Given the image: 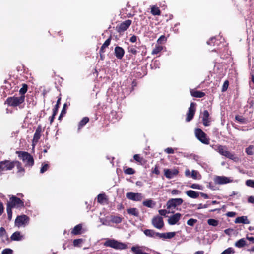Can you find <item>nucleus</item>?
<instances>
[{
	"label": "nucleus",
	"instance_id": "f257e3e1",
	"mask_svg": "<svg viewBox=\"0 0 254 254\" xmlns=\"http://www.w3.org/2000/svg\"><path fill=\"white\" fill-rule=\"evenodd\" d=\"M104 245L117 250H124L127 248V244L113 239H107Z\"/></svg>",
	"mask_w": 254,
	"mask_h": 254
},
{
	"label": "nucleus",
	"instance_id": "f03ea898",
	"mask_svg": "<svg viewBox=\"0 0 254 254\" xmlns=\"http://www.w3.org/2000/svg\"><path fill=\"white\" fill-rule=\"evenodd\" d=\"M215 150L219 152L221 155L235 162L238 161L239 160V158L235 156L233 154L227 150V147L225 146L220 145H217L216 146Z\"/></svg>",
	"mask_w": 254,
	"mask_h": 254
},
{
	"label": "nucleus",
	"instance_id": "7ed1b4c3",
	"mask_svg": "<svg viewBox=\"0 0 254 254\" xmlns=\"http://www.w3.org/2000/svg\"><path fill=\"white\" fill-rule=\"evenodd\" d=\"M19 157L25 164V166L31 167L34 164L33 158L29 153L26 152H20Z\"/></svg>",
	"mask_w": 254,
	"mask_h": 254
},
{
	"label": "nucleus",
	"instance_id": "20e7f679",
	"mask_svg": "<svg viewBox=\"0 0 254 254\" xmlns=\"http://www.w3.org/2000/svg\"><path fill=\"white\" fill-rule=\"evenodd\" d=\"M24 95L19 97H11L7 99L6 103L9 106L15 107L22 103L24 101Z\"/></svg>",
	"mask_w": 254,
	"mask_h": 254
},
{
	"label": "nucleus",
	"instance_id": "39448f33",
	"mask_svg": "<svg viewBox=\"0 0 254 254\" xmlns=\"http://www.w3.org/2000/svg\"><path fill=\"white\" fill-rule=\"evenodd\" d=\"M7 206L11 208H20L24 206V202L20 198L15 196H11Z\"/></svg>",
	"mask_w": 254,
	"mask_h": 254
},
{
	"label": "nucleus",
	"instance_id": "423d86ee",
	"mask_svg": "<svg viewBox=\"0 0 254 254\" xmlns=\"http://www.w3.org/2000/svg\"><path fill=\"white\" fill-rule=\"evenodd\" d=\"M29 218L26 215L18 216L15 221V225L18 227H25L29 223Z\"/></svg>",
	"mask_w": 254,
	"mask_h": 254
},
{
	"label": "nucleus",
	"instance_id": "0eeeda50",
	"mask_svg": "<svg viewBox=\"0 0 254 254\" xmlns=\"http://www.w3.org/2000/svg\"><path fill=\"white\" fill-rule=\"evenodd\" d=\"M195 134L196 138L202 143L208 144L209 140L206 137V134L200 129H196L195 130Z\"/></svg>",
	"mask_w": 254,
	"mask_h": 254
},
{
	"label": "nucleus",
	"instance_id": "6e6552de",
	"mask_svg": "<svg viewBox=\"0 0 254 254\" xmlns=\"http://www.w3.org/2000/svg\"><path fill=\"white\" fill-rule=\"evenodd\" d=\"M183 202L182 198H172L169 200L166 204L167 208L171 209L175 208L176 206L180 205Z\"/></svg>",
	"mask_w": 254,
	"mask_h": 254
},
{
	"label": "nucleus",
	"instance_id": "1a4fd4ad",
	"mask_svg": "<svg viewBox=\"0 0 254 254\" xmlns=\"http://www.w3.org/2000/svg\"><path fill=\"white\" fill-rule=\"evenodd\" d=\"M126 197L135 201H141L143 198V195L141 193L128 192L126 193Z\"/></svg>",
	"mask_w": 254,
	"mask_h": 254
},
{
	"label": "nucleus",
	"instance_id": "9d476101",
	"mask_svg": "<svg viewBox=\"0 0 254 254\" xmlns=\"http://www.w3.org/2000/svg\"><path fill=\"white\" fill-rule=\"evenodd\" d=\"M14 167V163L9 161H2L0 163V172L10 170Z\"/></svg>",
	"mask_w": 254,
	"mask_h": 254
},
{
	"label": "nucleus",
	"instance_id": "9b49d317",
	"mask_svg": "<svg viewBox=\"0 0 254 254\" xmlns=\"http://www.w3.org/2000/svg\"><path fill=\"white\" fill-rule=\"evenodd\" d=\"M153 225L157 229H161L164 226L163 218L159 216L154 217L152 220Z\"/></svg>",
	"mask_w": 254,
	"mask_h": 254
},
{
	"label": "nucleus",
	"instance_id": "f8f14e48",
	"mask_svg": "<svg viewBox=\"0 0 254 254\" xmlns=\"http://www.w3.org/2000/svg\"><path fill=\"white\" fill-rule=\"evenodd\" d=\"M195 103H191L190 107L189 108L188 112L187 114V117L186 119L187 122L191 121L193 118L195 112Z\"/></svg>",
	"mask_w": 254,
	"mask_h": 254
},
{
	"label": "nucleus",
	"instance_id": "ddd939ff",
	"mask_svg": "<svg viewBox=\"0 0 254 254\" xmlns=\"http://www.w3.org/2000/svg\"><path fill=\"white\" fill-rule=\"evenodd\" d=\"M214 181L217 184H225L232 182L230 178L225 176H216L214 178Z\"/></svg>",
	"mask_w": 254,
	"mask_h": 254
},
{
	"label": "nucleus",
	"instance_id": "4468645a",
	"mask_svg": "<svg viewBox=\"0 0 254 254\" xmlns=\"http://www.w3.org/2000/svg\"><path fill=\"white\" fill-rule=\"evenodd\" d=\"M181 214L180 213H177L169 217L168 222L171 225L176 224L181 219Z\"/></svg>",
	"mask_w": 254,
	"mask_h": 254
},
{
	"label": "nucleus",
	"instance_id": "2eb2a0df",
	"mask_svg": "<svg viewBox=\"0 0 254 254\" xmlns=\"http://www.w3.org/2000/svg\"><path fill=\"white\" fill-rule=\"evenodd\" d=\"M131 20H127L120 24V25L117 27L118 31L119 32H122L126 31L131 25Z\"/></svg>",
	"mask_w": 254,
	"mask_h": 254
},
{
	"label": "nucleus",
	"instance_id": "dca6fc26",
	"mask_svg": "<svg viewBox=\"0 0 254 254\" xmlns=\"http://www.w3.org/2000/svg\"><path fill=\"white\" fill-rule=\"evenodd\" d=\"M164 172L165 177L168 179L173 178L178 173V171L177 169H165Z\"/></svg>",
	"mask_w": 254,
	"mask_h": 254
},
{
	"label": "nucleus",
	"instance_id": "f3484780",
	"mask_svg": "<svg viewBox=\"0 0 254 254\" xmlns=\"http://www.w3.org/2000/svg\"><path fill=\"white\" fill-rule=\"evenodd\" d=\"M114 53L117 59H121L124 55L125 51L122 47L116 46L115 48Z\"/></svg>",
	"mask_w": 254,
	"mask_h": 254
},
{
	"label": "nucleus",
	"instance_id": "a211bd4d",
	"mask_svg": "<svg viewBox=\"0 0 254 254\" xmlns=\"http://www.w3.org/2000/svg\"><path fill=\"white\" fill-rule=\"evenodd\" d=\"M203 124L205 126H208L210 125V119L209 114L207 110H205L203 114Z\"/></svg>",
	"mask_w": 254,
	"mask_h": 254
},
{
	"label": "nucleus",
	"instance_id": "6ab92c4d",
	"mask_svg": "<svg viewBox=\"0 0 254 254\" xmlns=\"http://www.w3.org/2000/svg\"><path fill=\"white\" fill-rule=\"evenodd\" d=\"M12 241H21L24 239V236L19 231H16L13 233L10 237Z\"/></svg>",
	"mask_w": 254,
	"mask_h": 254
},
{
	"label": "nucleus",
	"instance_id": "aec40b11",
	"mask_svg": "<svg viewBox=\"0 0 254 254\" xmlns=\"http://www.w3.org/2000/svg\"><path fill=\"white\" fill-rule=\"evenodd\" d=\"M0 238L3 242H5L8 240L6 232L3 227L0 228Z\"/></svg>",
	"mask_w": 254,
	"mask_h": 254
},
{
	"label": "nucleus",
	"instance_id": "412c9836",
	"mask_svg": "<svg viewBox=\"0 0 254 254\" xmlns=\"http://www.w3.org/2000/svg\"><path fill=\"white\" fill-rule=\"evenodd\" d=\"M235 223L248 224L250 223V221L248 219L247 216H243L237 217L235 220Z\"/></svg>",
	"mask_w": 254,
	"mask_h": 254
},
{
	"label": "nucleus",
	"instance_id": "4be33fe9",
	"mask_svg": "<svg viewBox=\"0 0 254 254\" xmlns=\"http://www.w3.org/2000/svg\"><path fill=\"white\" fill-rule=\"evenodd\" d=\"M14 166H16L17 169V173L19 175H23L24 173V169L22 167L21 163L18 161H13Z\"/></svg>",
	"mask_w": 254,
	"mask_h": 254
},
{
	"label": "nucleus",
	"instance_id": "5701e85b",
	"mask_svg": "<svg viewBox=\"0 0 254 254\" xmlns=\"http://www.w3.org/2000/svg\"><path fill=\"white\" fill-rule=\"evenodd\" d=\"M186 194L190 197L196 198L199 196V193L192 190H189L186 192Z\"/></svg>",
	"mask_w": 254,
	"mask_h": 254
},
{
	"label": "nucleus",
	"instance_id": "b1692460",
	"mask_svg": "<svg viewBox=\"0 0 254 254\" xmlns=\"http://www.w3.org/2000/svg\"><path fill=\"white\" fill-rule=\"evenodd\" d=\"M157 233L154 230L150 229H146L144 231V233L146 236L153 238L157 237Z\"/></svg>",
	"mask_w": 254,
	"mask_h": 254
},
{
	"label": "nucleus",
	"instance_id": "393cba45",
	"mask_svg": "<svg viewBox=\"0 0 254 254\" xmlns=\"http://www.w3.org/2000/svg\"><path fill=\"white\" fill-rule=\"evenodd\" d=\"M191 95L195 97L201 98L205 95V93L201 91L192 90L190 91Z\"/></svg>",
	"mask_w": 254,
	"mask_h": 254
},
{
	"label": "nucleus",
	"instance_id": "a878e982",
	"mask_svg": "<svg viewBox=\"0 0 254 254\" xmlns=\"http://www.w3.org/2000/svg\"><path fill=\"white\" fill-rule=\"evenodd\" d=\"M81 229L82 225L81 224H78L73 228L71 231V233L73 235H78L81 233Z\"/></svg>",
	"mask_w": 254,
	"mask_h": 254
},
{
	"label": "nucleus",
	"instance_id": "bb28decb",
	"mask_svg": "<svg viewBox=\"0 0 254 254\" xmlns=\"http://www.w3.org/2000/svg\"><path fill=\"white\" fill-rule=\"evenodd\" d=\"M143 205L148 208H153L155 205V202L151 199H147L143 202Z\"/></svg>",
	"mask_w": 254,
	"mask_h": 254
},
{
	"label": "nucleus",
	"instance_id": "cd10ccee",
	"mask_svg": "<svg viewBox=\"0 0 254 254\" xmlns=\"http://www.w3.org/2000/svg\"><path fill=\"white\" fill-rule=\"evenodd\" d=\"M246 245V241L244 238H242L237 241L235 243V246L236 247L241 248L243 247Z\"/></svg>",
	"mask_w": 254,
	"mask_h": 254
},
{
	"label": "nucleus",
	"instance_id": "c85d7f7f",
	"mask_svg": "<svg viewBox=\"0 0 254 254\" xmlns=\"http://www.w3.org/2000/svg\"><path fill=\"white\" fill-rule=\"evenodd\" d=\"M127 213L131 215L134 216H138L139 215V211L137 210V208H131L129 209H128L127 210Z\"/></svg>",
	"mask_w": 254,
	"mask_h": 254
},
{
	"label": "nucleus",
	"instance_id": "c756f323",
	"mask_svg": "<svg viewBox=\"0 0 254 254\" xmlns=\"http://www.w3.org/2000/svg\"><path fill=\"white\" fill-rule=\"evenodd\" d=\"M41 136L40 130L38 129H36L33 137V143H36Z\"/></svg>",
	"mask_w": 254,
	"mask_h": 254
},
{
	"label": "nucleus",
	"instance_id": "7c9ffc66",
	"mask_svg": "<svg viewBox=\"0 0 254 254\" xmlns=\"http://www.w3.org/2000/svg\"><path fill=\"white\" fill-rule=\"evenodd\" d=\"M151 13L153 15H160L161 12L158 7L153 6L151 8Z\"/></svg>",
	"mask_w": 254,
	"mask_h": 254
},
{
	"label": "nucleus",
	"instance_id": "2f4dec72",
	"mask_svg": "<svg viewBox=\"0 0 254 254\" xmlns=\"http://www.w3.org/2000/svg\"><path fill=\"white\" fill-rule=\"evenodd\" d=\"M89 118L88 117H84L79 122L78 125V130H79L86 124L89 122Z\"/></svg>",
	"mask_w": 254,
	"mask_h": 254
},
{
	"label": "nucleus",
	"instance_id": "473e14b6",
	"mask_svg": "<svg viewBox=\"0 0 254 254\" xmlns=\"http://www.w3.org/2000/svg\"><path fill=\"white\" fill-rule=\"evenodd\" d=\"M163 49V47L161 45H156L155 48L152 51V55H155L161 52Z\"/></svg>",
	"mask_w": 254,
	"mask_h": 254
},
{
	"label": "nucleus",
	"instance_id": "72a5a7b5",
	"mask_svg": "<svg viewBox=\"0 0 254 254\" xmlns=\"http://www.w3.org/2000/svg\"><path fill=\"white\" fill-rule=\"evenodd\" d=\"M84 240L83 239H77L74 240L73 243L75 247H81V244L84 242Z\"/></svg>",
	"mask_w": 254,
	"mask_h": 254
},
{
	"label": "nucleus",
	"instance_id": "f704fd0d",
	"mask_svg": "<svg viewBox=\"0 0 254 254\" xmlns=\"http://www.w3.org/2000/svg\"><path fill=\"white\" fill-rule=\"evenodd\" d=\"M111 221L113 223L119 224L122 222V218L119 216H112Z\"/></svg>",
	"mask_w": 254,
	"mask_h": 254
},
{
	"label": "nucleus",
	"instance_id": "c9c22d12",
	"mask_svg": "<svg viewBox=\"0 0 254 254\" xmlns=\"http://www.w3.org/2000/svg\"><path fill=\"white\" fill-rule=\"evenodd\" d=\"M132 251L134 254H143V252L138 247H132L131 248Z\"/></svg>",
	"mask_w": 254,
	"mask_h": 254
},
{
	"label": "nucleus",
	"instance_id": "e433bc0d",
	"mask_svg": "<svg viewBox=\"0 0 254 254\" xmlns=\"http://www.w3.org/2000/svg\"><path fill=\"white\" fill-rule=\"evenodd\" d=\"M207 223L209 225L216 226L218 224V221L214 219H209L207 220Z\"/></svg>",
	"mask_w": 254,
	"mask_h": 254
},
{
	"label": "nucleus",
	"instance_id": "4c0bfd02",
	"mask_svg": "<svg viewBox=\"0 0 254 254\" xmlns=\"http://www.w3.org/2000/svg\"><path fill=\"white\" fill-rule=\"evenodd\" d=\"M235 119L240 123H246L247 120L242 116H236Z\"/></svg>",
	"mask_w": 254,
	"mask_h": 254
},
{
	"label": "nucleus",
	"instance_id": "58836bf2",
	"mask_svg": "<svg viewBox=\"0 0 254 254\" xmlns=\"http://www.w3.org/2000/svg\"><path fill=\"white\" fill-rule=\"evenodd\" d=\"M235 251L232 248H228L224 250L221 254H232L234 253Z\"/></svg>",
	"mask_w": 254,
	"mask_h": 254
},
{
	"label": "nucleus",
	"instance_id": "ea45409f",
	"mask_svg": "<svg viewBox=\"0 0 254 254\" xmlns=\"http://www.w3.org/2000/svg\"><path fill=\"white\" fill-rule=\"evenodd\" d=\"M105 199V195L104 194H100L97 196V201L100 203H103Z\"/></svg>",
	"mask_w": 254,
	"mask_h": 254
},
{
	"label": "nucleus",
	"instance_id": "a19ab883",
	"mask_svg": "<svg viewBox=\"0 0 254 254\" xmlns=\"http://www.w3.org/2000/svg\"><path fill=\"white\" fill-rule=\"evenodd\" d=\"M246 152L248 155H252L254 154L253 146L252 145L249 146L246 149Z\"/></svg>",
	"mask_w": 254,
	"mask_h": 254
},
{
	"label": "nucleus",
	"instance_id": "79ce46f5",
	"mask_svg": "<svg viewBox=\"0 0 254 254\" xmlns=\"http://www.w3.org/2000/svg\"><path fill=\"white\" fill-rule=\"evenodd\" d=\"M208 45H213L215 46V44H217V42L216 43V40L215 37L211 38L207 42Z\"/></svg>",
	"mask_w": 254,
	"mask_h": 254
},
{
	"label": "nucleus",
	"instance_id": "37998d69",
	"mask_svg": "<svg viewBox=\"0 0 254 254\" xmlns=\"http://www.w3.org/2000/svg\"><path fill=\"white\" fill-rule=\"evenodd\" d=\"M246 185L247 186L254 188V180L251 179L247 180L246 181Z\"/></svg>",
	"mask_w": 254,
	"mask_h": 254
},
{
	"label": "nucleus",
	"instance_id": "c03bdc74",
	"mask_svg": "<svg viewBox=\"0 0 254 254\" xmlns=\"http://www.w3.org/2000/svg\"><path fill=\"white\" fill-rule=\"evenodd\" d=\"M124 172L126 174L131 175L135 173L134 170L131 168H128L124 170Z\"/></svg>",
	"mask_w": 254,
	"mask_h": 254
},
{
	"label": "nucleus",
	"instance_id": "a18cd8bd",
	"mask_svg": "<svg viewBox=\"0 0 254 254\" xmlns=\"http://www.w3.org/2000/svg\"><path fill=\"white\" fill-rule=\"evenodd\" d=\"M197 222V220L194 219H190L187 221V224L190 226H193Z\"/></svg>",
	"mask_w": 254,
	"mask_h": 254
},
{
	"label": "nucleus",
	"instance_id": "49530a36",
	"mask_svg": "<svg viewBox=\"0 0 254 254\" xmlns=\"http://www.w3.org/2000/svg\"><path fill=\"white\" fill-rule=\"evenodd\" d=\"M60 101H61V98H59L57 100V104L55 106V109L54 110V111H53V115L54 116H55L57 113L59 105L60 104Z\"/></svg>",
	"mask_w": 254,
	"mask_h": 254
},
{
	"label": "nucleus",
	"instance_id": "de8ad7c7",
	"mask_svg": "<svg viewBox=\"0 0 254 254\" xmlns=\"http://www.w3.org/2000/svg\"><path fill=\"white\" fill-rule=\"evenodd\" d=\"M229 86V82L228 80H226L223 85L222 88V92H225L227 90L228 87Z\"/></svg>",
	"mask_w": 254,
	"mask_h": 254
},
{
	"label": "nucleus",
	"instance_id": "09e8293b",
	"mask_svg": "<svg viewBox=\"0 0 254 254\" xmlns=\"http://www.w3.org/2000/svg\"><path fill=\"white\" fill-rule=\"evenodd\" d=\"M176 233L175 232H170L166 233V239H171L175 236Z\"/></svg>",
	"mask_w": 254,
	"mask_h": 254
},
{
	"label": "nucleus",
	"instance_id": "8fccbe9b",
	"mask_svg": "<svg viewBox=\"0 0 254 254\" xmlns=\"http://www.w3.org/2000/svg\"><path fill=\"white\" fill-rule=\"evenodd\" d=\"M13 254V250L9 248H7L4 249L2 251L1 254Z\"/></svg>",
	"mask_w": 254,
	"mask_h": 254
},
{
	"label": "nucleus",
	"instance_id": "3c124183",
	"mask_svg": "<svg viewBox=\"0 0 254 254\" xmlns=\"http://www.w3.org/2000/svg\"><path fill=\"white\" fill-rule=\"evenodd\" d=\"M167 40L166 38L164 35L161 36L159 39L157 40V43L158 44H161L164 42H165Z\"/></svg>",
	"mask_w": 254,
	"mask_h": 254
},
{
	"label": "nucleus",
	"instance_id": "603ef678",
	"mask_svg": "<svg viewBox=\"0 0 254 254\" xmlns=\"http://www.w3.org/2000/svg\"><path fill=\"white\" fill-rule=\"evenodd\" d=\"M12 208H11L10 206L7 207V212L8 214V217L9 219H11L12 216V212L11 210Z\"/></svg>",
	"mask_w": 254,
	"mask_h": 254
},
{
	"label": "nucleus",
	"instance_id": "864d4df0",
	"mask_svg": "<svg viewBox=\"0 0 254 254\" xmlns=\"http://www.w3.org/2000/svg\"><path fill=\"white\" fill-rule=\"evenodd\" d=\"M48 167L49 166L47 164H43V166L40 169V173H43L44 172H45L47 170Z\"/></svg>",
	"mask_w": 254,
	"mask_h": 254
},
{
	"label": "nucleus",
	"instance_id": "5fc2aeb1",
	"mask_svg": "<svg viewBox=\"0 0 254 254\" xmlns=\"http://www.w3.org/2000/svg\"><path fill=\"white\" fill-rule=\"evenodd\" d=\"M198 175V172L195 170H192L191 172V177L193 179H198L197 176Z\"/></svg>",
	"mask_w": 254,
	"mask_h": 254
},
{
	"label": "nucleus",
	"instance_id": "6e6d98bb",
	"mask_svg": "<svg viewBox=\"0 0 254 254\" xmlns=\"http://www.w3.org/2000/svg\"><path fill=\"white\" fill-rule=\"evenodd\" d=\"M110 42H111V38L110 37L105 41V42L104 43V44L102 45V46H103V48H105L107 47L110 45Z\"/></svg>",
	"mask_w": 254,
	"mask_h": 254
},
{
	"label": "nucleus",
	"instance_id": "4d7b16f0",
	"mask_svg": "<svg viewBox=\"0 0 254 254\" xmlns=\"http://www.w3.org/2000/svg\"><path fill=\"white\" fill-rule=\"evenodd\" d=\"M133 158L135 161L140 163L142 161V158L140 157L138 154H135Z\"/></svg>",
	"mask_w": 254,
	"mask_h": 254
},
{
	"label": "nucleus",
	"instance_id": "13d9d810",
	"mask_svg": "<svg viewBox=\"0 0 254 254\" xmlns=\"http://www.w3.org/2000/svg\"><path fill=\"white\" fill-rule=\"evenodd\" d=\"M27 91V86L24 85L22 88H21L20 89L19 92L21 94V95H23Z\"/></svg>",
	"mask_w": 254,
	"mask_h": 254
},
{
	"label": "nucleus",
	"instance_id": "bf43d9fd",
	"mask_svg": "<svg viewBox=\"0 0 254 254\" xmlns=\"http://www.w3.org/2000/svg\"><path fill=\"white\" fill-rule=\"evenodd\" d=\"M181 193V191H180L179 190H176V189H174V190H172V191H171V194L173 195H179Z\"/></svg>",
	"mask_w": 254,
	"mask_h": 254
},
{
	"label": "nucleus",
	"instance_id": "052dcab7",
	"mask_svg": "<svg viewBox=\"0 0 254 254\" xmlns=\"http://www.w3.org/2000/svg\"><path fill=\"white\" fill-rule=\"evenodd\" d=\"M166 233H157V237H159L160 238L162 239H166Z\"/></svg>",
	"mask_w": 254,
	"mask_h": 254
},
{
	"label": "nucleus",
	"instance_id": "680f3d73",
	"mask_svg": "<svg viewBox=\"0 0 254 254\" xmlns=\"http://www.w3.org/2000/svg\"><path fill=\"white\" fill-rule=\"evenodd\" d=\"M168 213H169V212H168L167 211V210H165V209H161V210H159V214L162 216H166V215Z\"/></svg>",
	"mask_w": 254,
	"mask_h": 254
},
{
	"label": "nucleus",
	"instance_id": "e2e57ef3",
	"mask_svg": "<svg viewBox=\"0 0 254 254\" xmlns=\"http://www.w3.org/2000/svg\"><path fill=\"white\" fill-rule=\"evenodd\" d=\"M165 152L168 154H173L174 152L173 149H172V148H170V147H168V148H167L166 149H165Z\"/></svg>",
	"mask_w": 254,
	"mask_h": 254
},
{
	"label": "nucleus",
	"instance_id": "0e129e2a",
	"mask_svg": "<svg viewBox=\"0 0 254 254\" xmlns=\"http://www.w3.org/2000/svg\"><path fill=\"white\" fill-rule=\"evenodd\" d=\"M190 187L192 189H201V187L199 185L197 184H193L191 185Z\"/></svg>",
	"mask_w": 254,
	"mask_h": 254
},
{
	"label": "nucleus",
	"instance_id": "69168bd1",
	"mask_svg": "<svg viewBox=\"0 0 254 254\" xmlns=\"http://www.w3.org/2000/svg\"><path fill=\"white\" fill-rule=\"evenodd\" d=\"M152 173L157 175H159L160 174V171L158 170V168L157 165H156L155 168L152 170Z\"/></svg>",
	"mask_w": 254,
	"mask_h": 254
},
{
	"label": "nucleus",
	"instance_id": "338daca9",
	"mask_svg": "<svg viewBox=\"0 0 254 254\" xmlns=\"http://www.w3.org/2000/svg\"><path fill=\"white\" fill-rule=\"evenodd\" d=\"M136 40H137V37L135 35H133L130 38V41L132 43L135 42L136 41Z\"/></svg>",
	"mask_w": 254,
	"mask_h": 254
},
{
	"label": "nucleus",
	"instance_id": "774afa93",
	"mask_svg": "<svg viewBox=\"0 0 254 254\" xmlns=\"http://www.w3.org/2000/svg\"><path fill=\"white\" fill-rule=\"evenodd\" d=\"M248 202L251 203H254V196H250L248 198Z\"/></svg>",
	"mask_w": 254,
	"mask_h": 254
}]
</instances>
